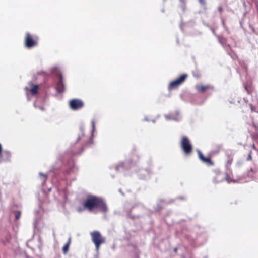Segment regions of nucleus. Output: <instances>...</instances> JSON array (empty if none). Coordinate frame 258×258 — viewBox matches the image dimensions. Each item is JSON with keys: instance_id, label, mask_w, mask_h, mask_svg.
Returning <instances> with one entry per match:
<instances>
[{"instance_id": "4468645a", "label": "nucleus", "mask_w": 258, "mask_h": 258, "mask_svg": "<svg viewBox=\"0 0 258 258\" xmlns=\"http://www.w3.org/2000/svg\"><path fill=\"white\" fill-rule=\"evenodd\" d=\"M200 5L203 7L204 9H206L207 1L206 0H198Z\"/></svg>"}, {"instance_id": "dca6fc26", "label": "nucleus", "mask_w": 258, "mask_h": 258, "mask_svg": "<svg viewBox=\"0 0 258 258\" xmlns=\"http://www.w3.org/2000/svg\"><path fill=\"white\" fill-rule=\"evenodd\" d=\"M252 151H250L249 153V155H248V156L247 157V160H248V161H251L252 160Z\"/></svg>"}, {"instance_id": "f03ea898", "label": "nucleus", "mask_w": 258, "mask_h": 258, "mask_svg": "<svg viewBox=\"0 0 258 258\" xmlns=\"http://www.w3.org/2000/svg\"><path fill=\"white\" fill-rule=\"evenodd\" d=\"M91 240L95 246L96 250H98L100 245L105 243V238L102 236L100 232L94 231L90 233Z\"/></svg>"}, {"instance_id": "20e7f679", "label": "nucleus", "mask_w": 258, "mask_h": 258, "mask_svg": "<svg viewBox=\"0 0 258 258\" xmlns=\"http://www.w3.org/2000/svg\"><path fill=\"white\" fill-rule=\"evenodd\" d=\"M187 77L186 74L181 75L178 78L171 82L168 87V90H171L177 89L185 80Z\"/></svg>"}, {"instance_id": "0eeeda50", "label": "nucleus", "mask_w": 258, "mask_h": 258, "mask_svg": "<svg viewBox=\"0 0 258 258\" xmlns=\"http://www.w3.org/2000/svg\"><path fill=\"white\" fill-rule=\"evenodd\" d=\"M56 88L57 91L58 93H62L65 90V86L63 83V76L61 74H59L58 80L57 82Z\"/></svg>"}, {"instance_id": "aec40b11", "label": "nucleus", "mask_w": 258, "mask_h": 258, "mask_svg": "<svg viewBox=\"0 0 258 258\" xmlns=\"http://www.w3.org/2000/svg\"><path fill=\"white\" fill-rule=\"evenodd\" d=\"M39 108L42 111L45 110V108L43 107H40Z\"/></svg>"}, {"instance_id": "1a4fd4ad", "label": "nucleus", "mask_w": 258, "mask_h": 258, "mask_svg": "<svg viewBox=\"0 0 258 258\" xmlns=\"http://www.w3.org/2000/svg\"><path fill=\"white\" fill-rule=\"evenodd\" d=\"M196 90L198 92L201 93H204L205 92L209 90H213V87L211 86L210 85H199L196 86Z\"/></svg>"}, {"instance_id": "ddd939ff", "label": "nucleus", "mask_w": 258, "mask_h": 258, "mask_svg": "<svg viewBox=\"0 0 258 258\" xmlns=\"http://www.w3.org/2000/svg\"><path fill=\"white\" fill-rule=\"evenodd\" d=\"M222 175L219 174H218L217 175L216 177H215L214 179V181L216 183H218V182H220L221 181H222L223 180V178H221V179H220V176H221Z\"/></svg>"}, {"instance_id": "7ed1b4c3", "label": "nucleus", "mask_w": 258, "mask_h": 258, "mask_svg": "<svg viewBox=\"0 0 258 258\" xmlns=\"http://www.w3.org/2000/svg\"><path fill=\"white\" fill-rule=\"evenodd\" d=\"M180 146L186 155H189L192 152V146L189 139L186 136H183L180 141Z\"/></svg>"}, {"instance_id": "9d476101", "label": "nucleus", "mask_w": 258, "mask_h": 258, "mask_svg": "<svg viewBox=\"0 0 258 258\" xmlns=\"http://www.w3.org/2000/svg\"><path fill=\"white\" fill-rule=\"evenodd\" d=\"M38 89H39V86L38 85L32 84V87L29 90V91L31 92L32 95H35L37 94V93L38 92Z\"/></svg>"}, {"instance_id": "f3484780", "label": "nucleus", "mask_w": 258, "mask_h": 258, "mask_svg": "<svg viewBox=\"0 0 258 258\" xmlns=\"http://www.w3.org/2000/svg\"><path fill=\"white\" fill-rule=\"evenodd\" d=\"M218 10L220 14H221L222 12L223 11V8L221 6H219L218 7Z\"/></svg>"}, {"instance_id": "6ab92c4d", "label": "nucleus", "mask_w": 258, "mask_h": 258, "mask_svg": "<svg viewBox=\"0 0 258 258\" xmlns=\"http://www.w3.org/2000/svg\"><path fill=\"white\" fill-rule=\"evenodd\" d=\"M2 148L1 144H0V157H1L2 155Z\"/></svg>"}, {"instance_id": "39448f33", "label": "nucleus", "mask_w": 258, "mask_h": 258, "mask_svg": "<svg viewBox=\"0 0 258 258\" xmlns=\"http://www.w3.org/2000/svg\"><path fill=\"white\" fill-rule=\"evenodd\" d=\"M24 43L26 47L31 48L37 45V41L33 39L29 33H26Z\"/></svg>"}, {"instance_id": "a211bd4d", "label": "nucleus", "mask_w": 258, "mask_h": 258, "mask_svg": "<svg viewBox=\"0 0 258 258\" xmlns=\"http://www.w3.org/2000/svg\"><path fill=\"white\" fill-rule=\"evenodd\" d=\"M181 2L182 3V4H183V6H182V8H183V9H185V1L186 0H180Z\"/></svg>"}, {"instance_id": "f8f14e48", "label": "nucleus", "mask_w": 258, "mask_h": 258, "mask_svg": "<svg viewBox=\"0 0 258 258\" xmlns=\"http://www.w3.org/2000/svg\"><path fill=\"white\" fill-rule=\"evenodd\" d=\"M192 74L193 76L196 78H199L201 76V74H200V72L198 70H195V71H192Z\"/></svg>"}, {"instance_id": "6e6552de", "label": "nucleus", "mask_w": 258, "mask_h": 258, "mask_svg": "<svg viewBox=\"0 0 258 258\" xmlns=\"http://www.w3.org/2000/svg\"><path fill=\"white\" fill-rule=\"evenodd\" d=\"M197 153L198 157L201 161L206 163L208 166H213L214 165V163L211 159L210 158L205 157L200 151H198Z\"/></svg>"}, {"instance_id": "9b49d317", "label": "nucleus", "mask_w": 258, "mask_h": 258, "mask_svg": "<svg viewBox=\"0 0 258 258\" xmlns=\"http://www.w3.org/2000/svg\"><path fill=\"white\" fill-rule=\"evenodd\" d=\"M71 242V238H69L67 243L62 247V251L64 254H66L69 250V247Z\"/></svg>"}, {"instance_id": "f257e3e1", "label": "nucleus", "mask_w": 258, "mask_h": 258, "mask_svg": "<svg viewBox=\"0 0 258 258\" xmlns=\"http://www.w3.org/2000/svg\"><path fill=\"white\" fill-rule=\"evenodd\" d=\"M95 208L104 213L106 212L108 210L106 204L101 198L94 196H89L84 200L82 207L77 208V211L81 213L87 209L89 212H92Z\"/></svg>"}, {"instance_id": "2eb2a0df", "label": "nucleus", "mask_w": 258, "mask_h": 258, "mask_svg": "<svg viewBox=\"0 0 258 258\" xmlns=\"http://www.w3.org/2000/svg\"><path fill=\"white\" fill-rule=\"evenodd\" d=\"M15 213V219L16 220H18L21 216V212L19 211H16Z\"/></svg>"}, {"instance_id": "5701e85b", "label": "nucleus", "mask_w": 258, "mask_h": 258, "mask_svg": "<svg viewBox=\"0 0 258 258\" xmlns=\"http://www.w3.org/2000/svg\"><path fill=\"white\" fill-rule=\"evenodd\" d=\"M177 248H175L174 249V251H175V252H176V251H177Z\"/></svg>"}, {"instance_id": "412c9836", "label": "nucleus", "mask_w": 258, "mask_h": 258, "mask_svg": "<svg viewBox=\"0 0 258 258\" xmlns=\"http://www.w3.org/2000/svg\"><path fill=\"white\" fill-rule=\"evenodd\" d=\"M252 148H253V149H254L255 150H257V149H256V148L255 147V145H254V144H253V146H252Z\"/></svg>"}, {"instance_id": "423d86ee", "label": "nucleus", "mask_w": 258, "mask_h": 258, "mask_svg": "<svg viewBox=\"0 0 258 258\" xmlns=\"http://www.w3.org/2000/svg\"><path fill=\"white\" fill-rule=\"evenodd\" d=\"M84 106L83 102L78 99H74L70 101L69 106L73 110H79Z\"/></svg>"}, {"instance_id": "4be33fe9", "label": "nucleus", "mask_w": 258, "mask_h": 258, "mask_svg": "<svg viewBox=\"0 0 258 258\" xmlns=\"http://www.w3.org/2000/svg\"><path fill=\"white\" fill-rule=\"evenodd\" d=\"M232 160H229L228 161V164H229V165H231V163H232Z\"/></svg>"}]
</instances>
